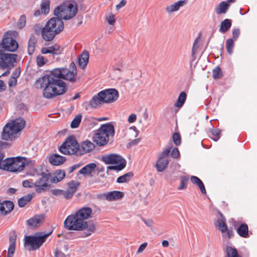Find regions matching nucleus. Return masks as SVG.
<instances>
[{
    "label": "nucleus",
    "mask_w": 257,
    "mask_h": 257,
    "mask_svg": "<svg viewBox=\"0 0 257 257\" xmlns=\"http://www.w3.org/2000/svg\"><path fill=\"white\" fill-rule=\"evenodd\" d=\"M69 68H55L50 74L44 75L36 81L35 86L37 88H44L43 92L44 97L52 98L66 92L67 86L61 79L72 83L76 81L77 71L74 62L70 64Z\"/></svg>",
    "instance_id": "1"
},
{
    "label": "nucleus",
    "mask_w": 257,
    "mask_h": 257,
    "mask_svg": "<svg viewBox=\"0 0 257 257\" xmlns=\"http://www.w3.org/2000/svg\"><path fill=\"white\" fill-rule=\"evenodd\" d=\"M92 209L89 207H82L74 214L69 215L64 222L65 228L69 230L82 231L86 230L80 235L86 237L90 235L96 229L95 224L88 223L86 220L91 217Z\"/></svg>",
    "instance_id": "2"
},
{
    "label": "nucleus",
    "mask_w": 257,
    "mask_h": 257,
    "mask_svg": "<svg viewBox=\"0 0 257 257\" xmlns=\"http://www.w3.org/2000/svg\"><path fill=\"white\" fill-rule=\"evenodd\" d=\"M118 96V92L115 89H106L93 96L89 101L88 105L90 107L96 108L103 103H110L115 101Z\"/></svg>",
    "instance_id": "3"
},
{
    "label": "nucleus",
    "mask_w": 257,
    "mask_h": 257,
    "mask_svg": "<svg viewBox=\"0 0 257 257\" xmlns=\"http://www.w3.org/2000/svg\"><path fill=\"white\" fill-rule=\"evenodd\" d=\"M26 121L22 118H17L7 123L3 128L2 138L6 141H12L17 137L18 134L23 129Z\"/></svg>",
    "instance_id": "4"
},
{
    "label": "nucleus",
    "mask_w": 257,
    "mask_h": 257,
    "mask_svg": "<svg viewBox=\"0 0 257 257\" xmlns=\"http://www.w3.org/2000/svg\"><path fill=\"white\" fill-rule=\"evenodd\" d=\"M114 134V126L110 123H106L101 125L96 131L93 137V141L98 146H103L108 143L109 137H113Z\"/></svg>",
    "instance_id": "5"
},
{
    "label": "nucleus",
    "mask_w": 257,
    "mask_h": 257,
    "mask_svg": "<svg viewBox=\"0 0 257 257\" xmlns=\"http://www.w3.org/2000/svg\"><path fill=\"white\" fill-rule=\"evenodd\" d=\"M77 12V5L75 2H65L55 9L54 14L61 20H69L73 18Z\"/></svg>",
    "instance_id": "6"
},
{
    "label": "nucleus",
    "mask_w": 257,
    "mask_h": 257,
    "mask_svg": "<svg viewBox=\"0 0 257 257\" xmlns=\"http://www.w3.org/2000/svg\"><path fill=\"white\" fill-rule=\"evenodd\" d=\"M80 150V145L74 136L67 137L59 148V151L65 155H81Z\"/></svg>",
    "instance_id": "7"
},
{
    "label": "nucleus",
    "mask_w": 257,
    "mask_h": 257,
    "mask_svg": "<svg viewBox=\"0 0 257 257\" xmlns=\"http://www.w3.org/2000/svg\"><path fill=\"white\" fill-rule=\"evenodd\" d=\"M22 157L7 158L1 164V169L12 172H21L24 169Z\"/></svg>",
    "instance_id": "8"
},
{
    "label": "nucleus",
    "mask_w": 257,
    "mask_h": 257,
    "mask_svg": "<svg viewBox=\"0 0 257 257\" xmlns=\"http://www.w3.org/2000/svg\"><path fill=\"white\" fill-rule=\"evenodd\" d=\"M50 233L51 232L41 235L27 236L25 238V245L30 250H36L46 241Z\"/></svg>",
    "instance_id": "9"
},
{
    "label": "nucleus",
    "mask_w": 257,
    "mask_h": 257,
    "mask_svg": "<svg viewBox=\"0 0 257 257\" xmlns=\"http://www.w3.org/2000/svg\"><path fill=\"white\" fill-rule=\"evenodd\" d=\"M0 49V68L10 69L14 67L17 55L14 54L5 53Z\"/></svg>",
    "instance_id": "10"
},
{
    "label": "nucleus",
    "mask_w": 257,
    "mask_h": 257,
    "mask_svg": "<svg viewBox=\"0 0 257 257\" xmlns=\"http://www.w3.org/2000/svg\"><path fill=\"white\" fill-rule=\"evenodd\" d=\"M171 149V147H168L159 154L155 166L158 172H161L167 168L169 164V155Z\"/></svg>",
    "instance_id": "11"
},
{
    "label": "nucleus",
    "mask_w": 257,
    "mask_h": 257,
    "mask_svg": "<svg viewBox=\"0 0 257 257\" xmlns=\"http://www.w3.org/2000/svg\"><path fill=\"white\" fill-rule=\"evenodd\" d=\"M48 172H43L41 178L37 180L34 184L36 191L40 193L45 190L48 187V181L50 177Z\"/></svg>",
    "instance_id": "12"
},
{
    "label": "nucleus",
    "mask_w": 257,
    "mask_h": 257,
    "mask_svg": "<svg viewBox=\"0 0 257 257\" xmlns=\"http://www.w3.org/2000/svg\"><path fill=\"white\" fill-rule=\"evenodd\" d=\"M46 25L50 30H53L57 34L64 29V24L60 18H53L49 20Z\"/></svg>",
    "instance_id": "13"
},
{
    "label": "nucleus",
    "mask_w": 257,
    "mask_h": 257,
    "mask_svg": "<svg viewBox=\"0 0 257 257\" xmlns=\"http://www.w3.org/2000/svg\"><path fill=\"white\" fill-rule=\"evenodd\" d=\"M0 49L4 51L14 52L18 48L17 42L12 38H3L2 43H0Z\"/></svg>",
    "instance_id": "14"
},
{
    "label": "nucleus",
    "mask_w": 257,
    "mask_h": 257,
    "mask_svg": "<svg viewBox=\"0 0 257 257\" xmlns=\"http://www.w3.org/2000/svg\"><path fill=\"white\" fill-rule=\"evenodd\" d=\"M103 161L106 164H114L117 165L121 163H124L125 166H126V161L120 156L112 154L109 155L105 156L102 158Z\"/></svg>",
    "instance_id": "15"
},
{
    "label": "nucleus",
    "mask_w": 257,
    "mask_h": 257,
    "mask_svg": "<svg viewBox=\"0 0 257 257\" xmlns=\"http://www.w3.org/2000/svg\"><path fill=\"white\" fill-rule=\"evenodd\" d=\"M62 49L57 44H54L47 47L43 48L41 53L43 54H51L53 55H58L61 54Z\"/></svg>",
    "instance_id": "16"
},
{
    "label": "nucleus",
    "mask_w": 257,
    "mask_h": 257,
    "mask_svg": "<svg viewBox=\"0 0 257 257\" xmlns=\"http://www.w3.org/2000/svg\"><path fill=\"white\" fill-rule=\"evenodd\" d=\"M44 216L43 215H37L27 220V225L32 228H35L40 226L43 222Z\"/></svg>",
    "instance_id": "17"
},
{
    "label": "nucleus",
    "mask_w": 257,
    "mask_h": 257,
    "mask_svg": "<svg viewBox=\"0 0 257 257\" xmlns=\"http://www.w3.org/2000/svg\"><path fill=\"white\" fill-rule=\"evenodd\" d=\"M96 167V165L95 163H90L82 168L78 171V173L82 174L84 176L91 177L95 173Z\"/></svg>",
    "instance_id": "18"
},
{
    "label": "nucleus",
    "mask_w": 257,
    "mask_h": 257,
    "mask_svg": "<svg viewBox=\"0 0 257 257\" xmlns=\"http://www.w3.org/2000/svg\"><path fill=\"white\" fill-rule=\"evenodd\" d=\"M14 207V204L11 201H4L1 202L0 213L2 215H6L11 212Z\"/></svg>",
    "instance_id": "19"
},
{
    "label": "nucleus",
    "mask_w": 257,
    "mask_h": 257,
    "mask_svg": "<svg viewBox=\"0 0 257 257\" xmlns=\"http://www.w3.org/2000/svg\"><path fill=\"white\" fill-rule=\"evenodd\" d=\"M42 37L46 41H52L57 35L53 30H50L46 25L41 32Z\"/></svg>",
    "instance_id": "20"
},
{
    "label": "nucleus",
    "mask_w": 257,
    "mask_h": 257,
    "mask_svg": "<svg viewBox=\"0 0 257 257\" xmlns=\"http://www.w3.org/2000/svg\"><path fill=\"white\" fill-rule=\"evenodd\" d=\"M95 148L94 144L89 140L83 141L80 145V153L81 155L89 153L92 151Z\"/></svg>",
    "instance_id": "21"
},
{
    "label": "nucleus",
    "mask_w": 257,
    "mask_h": 257,
    "mask_svg": "<svg viewBox=\"0 0 257 257\" xmlns=\"http://www.w3.org/2000/svg\"><path fill=\"white\" fill-rule=\"evenodd\" d=\"M186 0H180L172 5L167 6L166 8V11L168 14H171L173 12L177 11L179 10L180 7H182L187 4Z\"/></svg>",
    "instance_id": "22"
},
{
    "label": "nucleus",
    "mask_w": 257,
    "mask_h": 257,
    "mask_svg": "<svg viewBox=\"0 0 257 257\" xmlns=\"http://www.w3.org/2000/svg\"><path fill=\"white\" fill-rule=\"evenodd\" d=\"M66 161L64 157L61 156L58 154H55L52 155L49 158V162L53 165L58 166L62 164Z\"/></svg>",
    "instance_id": "23"
},
{
    "label": "nucleus",
    "mask_w": 257,
    "mask_h": 257,
    "mask_svg": "<svg viewBox=\"0 0 257 257\" xmlns=\"http://www.w3.org/2000/svg\"><path fill=\"white\" fill-rule=\"evenodd\" d=\"M17 235L14 233L13 235L9 238L10 245L8 250V254L7 257H12L14 254L16 249Z\"/></svg>",
    "instance_id": "24"
},
{
    "label": "nucleus",
    "mask_w": 257,
    "mask_h": 257,
    "mask_svg": "<svg viewBox=\"0 0 257 257\" xmlns=\"http://www.w3.org/2000/svg\"><path fill=\"white\" fill-rule=\"evenodd\" d=\"M89 53L87 51H83L78 58V64L80 68L84 69L89 60Z\"/></svg>",
    "instance_id": "25"
},
{
    "label": "nucleus",
    "mask_w": 257,
    "mask_h": 257,
    "mask_svg": "<svg viewBox=\"0 0 257 257\" xmlns=\"http://www.w3.org/2000/svg\"><path fill=\"white\" fill-rule=\"evenodd\" d=\"M123 196V193L118 191H113L107 193L106 200L113 201L121 199Z\"/></svg>",
    "instance_id": "26"
},
{
    "label": "nucleus",
    "mask_w": 257,
    "mask_h": 257,
    "mask_svg": "<svg viewBox=\"0 0 257 257\" xmlns=\"http://www.w3.org/2000/svg\"><path fill=\"white\" fill-rule=\"evenodd\" d=\"M190 180L193 184L196 185L198 187L202 194H206V191L204 184L198 177L195 176H192L190 178Z\"/></svg>",
    "instance_id": "27"
},
{
    "label": "nucleus",
    "mask_w": 257,
    "mask_h": 257,
    "mask_svg": "<svg viewBox=\"0 0 257 257\" xmlns=\"http://www.w3.org/2000/svg\"><path fill=\"white\" fill-rule=\"evenodd\" d=\"M236 231L238 235L242 237L246 238L249 236L248 227L245 223H242L240 225Z\"/></svg>",
    "instance_id": "28"
},
{
    "label": "nucleus",
    "mask_w": 257,
    "mask_h": 257,
    "mask_svg": "<svg viewBox=\"0 0 257 257\" xmlns=\"http://www.w3.org/2000/svg\"><path fill=\"white\" fill-rule=\"evenodd\" d=\"M232 25L231 20L228 19H225L220 23L219 32L224 33L230 28Z\"/></svg>",
    "instance_id": "29"
},
{
    "label": "nucleus",
    "mask_w": 257,
    "mask_h": 257,
    "mask_svg": "<svg viewBox=\"0 0 257 257\" xmlns=\"http://www.w3.org/2000/svg\"><path fill=\"white\" fill-rule=\"evenodd\" d=\"M225 219H217L214 223L215 226L222 232H226L227 226L225 223Z\"/></svg>",
    "instance_id": "30"
},
{
    "label": "nucleus",
    "mask_w": 257,
    "mask_h": 257,
    "mask_svg": "<svg viewBox=\"0 0 257 257\" xmlns=\"http://www.w3.org/2000/svg\"><path fill=\"white\" fill-rule=\"evenodd\" d=\"M37 41L34 36H31L29 40L28 46V52L30 55L32 54L35 50Z\"/></svg>",
    "instance_id": "31"
},
{
    "label": "nucleus",
    "mask_w": 257,
    "mask_h": 257,
    "mask_svg": "<svg viewBox=\"0 0 257 257\" xmlns=\"http://www.w3.org/2000/svg\"><path fill=\"white\" fill-rule=\"evenodd\" d=\"M229 5L226 2H221L216 8V13L217 14H225Z\"/></svg>",
    "instance_id": "32"
},
{
    "label": "nucleus",
    "mask_w": 257,
    "mask_h": 257,
    "mask_svg": "<svg viewBox=\"0 0 257 257\" xmlns=\"http://www.w3.org/2000/svg\"><path fill=\"white\" fill-rule=\"evenodd\" d=\"M187 97V95L185 92H181L176 102L175 103V106L177 107H181L184 104Z\"/></svg>",
    "instance_id": "33"
},
{
    "label": "nucleus",
    "mask_w": 257,
    "mask_h": 257,
    "mask_svg": "<svg viewBox=\"0 0 257 257\" xmlns=\"http://www.w3.org/2000/svg\"><path fill=\"white\" fill-rule=\"evenodd\" d=\"M133 176V173L132 172H129L123 175H122L121 176H119L117 179V182L118 183H125L129 180H131V179Z\"/></svg>",
    "instance_id": "34"
},
{
    "label": "nucleus",
    "mask_w": 257,
    "mask_h": 257,
    "mask_svg": "<svg viewBox=\"0 0 257 257\" xmlns=\"http://www.w3.org/2000/svg\"><path fill=\"white\" fill-rule=\"evenodd\" d=\"M65 173L64 170H57L55 173V176L53 179V182L57 183L61 181L65 177Z\"/></svg>",
    "instance_id": "35"
},
{
    "label": "nucleus",
    "mask_w": 257,
    "mask_h": 257,
    "mask_svg": "<svg viewBox=\"0 0 257 257\" xmlns=\"http://www.w3.org/2000/svg\"><path fill=\"white\" fill-rule=\"evenodd\" d=\"M226 252L227 257H241L238 254L237 249L231 246L226 247Z\"/></svg>",
    "instance_id": "36"
},
{
    "label": "nucleus",
    "mask_w": 257,
    "mask_h": 257,
    "mask_svg": "<svg viewBox=\"0 0 257 257\" xmlns=\"http://www.w3.org/2000/svg\"><path fill=\"white\" fill-rule=\"evenodd\" d=\"M32 198L31 195L25 196L18 200V204L20 207H24Z\"/></svg>",
    "instance_id": "37"
},
{
    "label": "nucleus",
    "mask_w": 257,
    "mask_h": 257,
    "mask_svg": "<svg viewBox=\"0 0 257 257\" xmlns=\"http://www.w3.org/2000/svg\"><path fill=\"white\" fill-rule=\"evenodd\" d=\"M189 181V178L187 176H182L180 177L181 184L178 186V190H183L187 188L188 182Z\"/></svg>",
    "instance_id": "38"
},
{
    "label": "nucleus",
    "mask_w": 257,
    "mask_h": 257,
    "mask_svg": "<svg viewBox=\"0 0 257 257\" xmlns=\"http://www.w3.org/2000/svg\"><path fill=\"white\" fill-rule=\"evenodd\" d=\"M41 10L42 13L47 14L50 10V1L46 0L43 2L41 6Z\"/></svg>",
    "instance_id": "39"
},
{
    "label": "nucleus",
    "mask_w": 257,
    "mask_h": 257,
    "mask_svg": "<svg viewBox=\"0 0 257 257\" xmlns=\"http://www.w3.org/2000/svg\"><path fill=\"white\" fill-rule=\"evenodd\" d=\"M234 46V43L232 39H228L226 41V47L229 55L232 54Z\"/></svg>",
    "instance_id": "40"
},
{
    "label": "nucleus",
    "mask_w": 257,
    "mask_h": 257,
    "mask_svg": "<svg viewBox=\"0 0 257 257\" xmlns=\"http://www.w3.org/2000/svg\"><path fill=\"white\" fill-rule=\"evenodd\" d=\"M222 72L219 67L217 66L212 70V77L214 79H220L222 77Z\"/></svg>",
    "instance_id": "41"
},
{
    "label": "nucleus",
    "mask_w": 257,
    "mask_h": 257,
    "mask_svg": "<svg viewBox=\"0 0 257 257\" xmlns=\"http://www.w3.org/2000/svg\"><path fill=\"white\" fill-rule=\"evenodd\" d=\"M81 118L82 116L81 114L76 115L71 123V127L72 128L78 127L80 123Z\"/></svg>",
    "instance_id": "42"
},
{
    "label": "nucleus",
    "mask_w": 257,
    "mask_h": 257,
    "mask_svg": "<svg viewBox=\"0 0 257 257\" xmlns=\"http://www.w3.org/2000/svg\"><path fill=\"white\" fill-rule=\"evenodd\" d=\"M79 183L77 181H71L68 183V190L74 193L76 192Z\"/></svg>",
    "instance_id": "43"
},
{
    "label": "nucleus",
    "mask_w": 257,
    "mask_h": 257,
    "mask_svg": "<svg viewBox=\"0 0 257 257\" xmlns=\"http://www.w3.org/2000/svg\"><path fill=\"white\" fill-rule=\"evenodd\" d=\"M22 162H24V167H28L31 168L35 165V161L25 157H22Z\"/></svg>",
    "instance_id": "44"
},
{
    "label": "nucleus",
    "mask_w": 257,
    "mask_h": 257,
    "mask_svg": "<svg viewBox=\"0 0 257 257\" xmlns=\"http://www.w3.org/2000/svg\"><path fill=\"white\" fill-rule=\"evenodd\" d=\"M36 62L38 66L42 67L47 63V60L43 56L38 55L36 58Z\"/></svg>",
    "instance_id": "45"
},
{
    "label": "nucleus",
    "mask_w": 257,
    "mask_h": 257,
    "mask_svg": "<svg viewBox=\"0 0 257 257\" xmlns=\"http://www.w3.org/2000/svg\"><path fill=\"white\" fill-rule=\"evenodd\" d=\"M105 19L107 22L110 25H114L116 22L115 15L112 13H109L108 15L106 17Z\"/></svg>",
    "instance_id": "46"
},
{
    "label": "nucleus",
    "mask_w": 257,
    "mask_h": 257,
    "mask_svg": "<svg viewBox=\"0 0 257 257\" xmlns=\"http://www.w3.org/2000/svg\"><path fill=\"white\" fill-rule=\"evenodd\" d=\"M125 167L124 163H121L117 165L109 166L107 167V170H121Z\"/></svg>",
    "instance_id": "47"
},
{
    "label": "nucleus",
    "mask_w": 257,
    "mask_h": 257,
    "mask_svg": "<svg viewBox=\"0 0 257 257\" xmlns=\"http://www.w3.org/2000/svg\"><path fill=\"white\" fill-rule=\"evenodd\" d=\"M173 140L175 144L179 146L181 144V137L179 133H175L173 135Z\"/></svg>",
    "instance_id": "48"
},
{
    "label": "nucleus",
    "mask_w": 257,
    "mask_h": 257,
    "mask_svg": "<svg viewBox=\"0 0 257 257\" xmlns=\"http://www.w3.org/2000/svg\"><path fill=\"white\" fill-rule=\"evenodd\" d=\"M221 131L219 129L213 130L212 131V135L213 136L212 138L215 141H217L220 138Z\"/></svg>",
    "instance_id": "49"
},
{
    "label": "nucleus",
    "mask_w": 257,
    "mask_h": 257,
    "mask_svg": "<svg viewBox=\"0 0 257 257\" xmlns=\"http://www.w3.org/2000/svg\"><path fill=\"white\" fill-rule=\"evenodd\" d=\"M26 18L25 16L22 15L18 22V26L20 28H22L25 27L26 25Z\"/></svg>",
    "instance_id": "50"
},
{
    "label": "nucleus",
    "mask_w": 257,
    "mask_h": 257,
    "mask_svg": "<svg viewBox=\"0 0 257 257\" xmlns=\"http://www.w3.org/2000/svg\"><path fill=\"white\" fill-rule=\"evenodd\" d=\"M73 194L74 193H72L71 191L67 189V190L63 191L62 197L67 199H68L71 198L73 196Z\"/></svg>",
    "instance_id": "51"
},
{
    "label": "nucleus",
    "mask_w": 257,
    "mask_h": 257,
    "mask_svg": "<svg viewBox=\"0 0 257 257\" xmlns=\"http://www.w3.org/2000/svg\"><path fill=\"white\" fill-rule=\"evenodd\" d=\"M199 38L198 37L195 40V41L194 42L193 47H192V55L195 54V53H196V50L199 47Z\"/></svg>",
    "instance_id": "52"
},
{
    "label": "nucleus",
    "mask_w": 257,
    "mask_h": 257,
    "mask_svg": "<svg viewBox=\"0 0 257 257\" xmlns=\"http://www.w3.org/2000/svg\"><path fill=\"white\" fill-rule=\"evenodd\" d=\"M171 156L175 159H177L179 157L180 153L178 148H175L172 150Z\"/></svg>",
    "instance_id": "53"
},
{
    "label": "nucleus",
    "mask_w": 257,
    "mask_h": 257,
    "mask_svg": "<svg viewBox=\"0 0 257 257\" xmlns=\"http://www.w3.org/2000/svg\"><path fill=\"white\" fill-rule=\"evenodd\" d=\"M63 191V190L60 189H53L52 190V193L55 196L62 197Z\"/></svg>",
    "instance_id": "54"
},
{
    "label": "nucleus",
    "mask_w": 257,
    "mask_h": 257,
    "mask_svg": "<svg viewBox=\"0 0 257 257\" xmlns=\"http://www.w3.org/2000/svg\"><path fill=\"white\" fill-rule=\"evenodd\" d=\"M240 34V30L238 28L234 29L232 30V36L233 39L236 40L239 37Z\"/></svg>",
    "instance_id": "55"
},
{
    "label": "nucleus",
    "mask_w": 257,
    "mask_h": 257,
    "mask_svg": "<svg viewBox=\"0 0 257 257\" xmlns=\"http://www.w3.org/2000/svg\"><path fill=\"white\" fill-rule=\"evenodd\" d=\"M54 257H66V255L62 251L56 248L54 252Z\"/></svg>",
    "instance_id": "56"
},
{
    "label": "nucleus",
    "mask_w": 257,
    "mask_h": 257,
    "mask_svg": "<svg viewBox=\"0 0 257 257\" xmlns=\"http://www.w3.org/2000/svg\"><path fill=\"white\" fill-rule=\"evenodd\" d=\"M9 85L10 87L15 86L17 83V80L14 77H11L9 81Z\"/></svg>",
    "instance_id": "57"
},
{
    "label": "nucleus",
    "mask_w": 257,
    "mask_h": 257,
    "mask_svg": "<svg viewBox=\"0 0 257 257\" xmlns=\"http://www.w3.org/2000/svg\"><path fill=\"white\" fill-rule=\"evenodd\" d=\"M33 183H31L28 180H25L23 182V185L25 187L31 188L34 187Z\"/></svg>",
    "instance_id": "58"
},
{
    "label": "nucleus",
    "mask_w": 257,
    "mask_h": 257,
    "mask_svg": "<svg viewBox=\"0 0 257 257\" xmlns=\"http://www.w3.org/2000/svg\"><path fill=\"white\" fill-rule=\"evenodd\" d=\"M147 243L144 242L143 244H142L138 248V250L137 251V253H140L142 252L144 249L146 248V247L147 246Z\"/></svg>",
    "instance_id": "59"
},
{
    "label": "nucleus",
    "mask_w": 257,
    "mask_h": 257,
    "mask_svg": "<svg viewBox=\"0 0 257 257\" xmlns=\"http://www.w3.org/2000/svg\"><path fill=\"white\" fill-rule=\"evenodd\" d=\"M20 73V69L19 68H18L16 69L14 72L13 73L12 77H14L16 79H17L19 77Z\"/></svg>",
    "instance_id": "60"
},
{
    "label": "nucleus",
    "mask_w": 257,
    "mask_h": 257,
    "mask_svg": "<svg viewBox=\"0 0 257 257\" xmlns=\"http://www.w3.org/2000/svg\"><path fill=\"white\" fill-rule=\"evenodd\" d=\"M137 115L135 114H131L128 117L127 121L130 123H133L136 120Z\"/></svg>",
    "instance_id": "61"
},
{
    "label": "nucleus",
    "mask_w": 257,
    "mask_h": 257,
    "mask_svg": "<svg viewBox=\"0 0 257 257\" xmlns=\"http://www.w3.org/2000/svg\"><path fill=\"white\" fill-rule=\"evenodd\" d=\"M81 166L80 164H77L71 166L68 169V171L69 173H72L75 170L79 168Z\"/></svg>",
    "instance_id": "62"
},
{
    "label": "nucleus",
    "mask_w": 257,
    "mask_h": 257,
    "mask_svg": "<svg viewBox=\"0 0 257 257\" xmlns=\"http://www.w3.org/2000/svg\"><path fill=\"white\" fill-rule=\"evenodd\" d=\"M126 3V1L125 0H121L119 3L116 6V9L119 10L120 8L123 7Z\"/></svg>",
    "instance_id": "63"
},
{
    "label": "nucleus",
    "mask_w": 257,
    "mask_h": 257,
    "mask_svg": "<svg viewBox=\"0 0 257 257\" xmlns=\"http://www.w3.org/2000/svg\"><path fill=\"white\" fill-rule=\"evenodd\" d=\"M143 221L146 225L149 227H152L153 224V221L152 219H149L148 220H146L145 219H143Z\"/></svg>",
    "instance_id": "64"
}]
</instances>
